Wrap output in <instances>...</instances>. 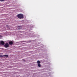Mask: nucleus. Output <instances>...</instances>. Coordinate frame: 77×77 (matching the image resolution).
I'll return each mask as SVG.
<instances>
[{"label":"nucleus","instance_id":"obj_1","mask_svg":"<svg viewBox=\"0 0 77 77\" xmlns=\"http://www.w3.org/2000/svg\"><path fill=\"white\" fill-rule=\"evenodd\" d=\"M17 17L18 18L21 19V18H23L24 16L22 14H19L17 15Z\"/></svg>","mask_w":77,"mask_h":77},{"label":"nucleus","instance_id":"obj_2","mask_svg":"<svg viewBox=\"0 0 77 77\" xmlns=\"http://www.w3.org/2000/svg\"><path fill=\"white\" fill-rule=\"evenodd\" d=\"M9 47V45L8 43H6L4 45V47L5 48H8Z\"/></svg>","mask_w":77,"mask_h":77},{"label":"nucleus","instance_id":"obj_3","mask_svg":"<svg viewBox=\"0 0 77 77\" xmlns=\"http://www.w3.org/2000/svg\"><path fill=\"white\" fill-rule=\"evenodd\" d=\"M0 44L2 45H4V44H5V42H3V41H1L0 42Z\"/></svg>","mask_w":77,"mask_h":77},{"label":"nucleus","instance_id":"obj_4","mask_svg":"<svg viewBox=\"0 0 77 77\" xmlns=\"http://www.w3.org/2000/svg\"><path fill=\"white\" fill-rule=\"evenodd\" d=\"M9 44L10 45H12L13 44V42L11 41L10 42H9Z\"/></svg>","mask_w":77,"mask_h":77},{"label":"nucleus","instance_id":"obj_5","mask_svg":"<svg viewBox=\"0 0 77 77\" xmlns=\"http://www.w3.org/2000/svg\"><path fill=\"white\" fill-rule=\"evenodd\" d=\"M37 62L38 64H40V63H41V62H40V61L39 60L37 61Z\"/></svg>","mask_w":77,"mask_h":77},{"label":"nucleus","instance_id":"obj_6","mask_svg":"<svg viewBox=\"0 0 77 77\" xmlns=\"http://www.w3.org/2000/svg\"><path fill=\"white\" fill-rule=\"evenodd\" d=\"M38 67H41V64H38Z\"/></svg>","mask_w":77,"mask_h":77},{"label":"nucleus","instance_id":"obj_7","mask_svg":"<svg viewBox=\"0 0 77 77\" xmlns=\"http://www.w3.org/2000/svg\"><path fill=\"white\" fill-rule=\"evenodd\" d=\"M4 56H5V57H8V55H4Z\"/></svg>","mask_w":77,"mask_h":77},{"label":"nucleus","instance_id":"obj_8","mask_svg":"<svg viewBox=\"0 0 77 77\" xmlns=\"http://www.w3.org/2000/svg\"><path fill=\"white\" fill-rule=\"evenodd\" d=\"M5 0H0V2H4Z\"/></svg>","mask_w":77,"mask_h":77},{"label":"nucleus","instance_id":"obj_9","mask_svg":"<svg viewBox=\"0 0 77 77\" xmlns=\"http://www.w3.org/2000/svg\"><path fill=\"white\" fill-rule=\"evenodd\" d=\"M0 57H3V56L2 55H0Z\"/></svg>","mask_w":77,"mask_h":77},{"label":"nucleus","instance_id":"obj_10","mask_svg":"<svg viewBox=\"0 0 77 77\" xmlns=\"http://www.w3.org/2000/svg\"><path fill=\"white\" fill-rule=\"evenodd\" d=\"M20 26H18V28L19 29H21V28H20Z\"/></svg>","mask_w":77,"mask_h":77}]
</instances>
